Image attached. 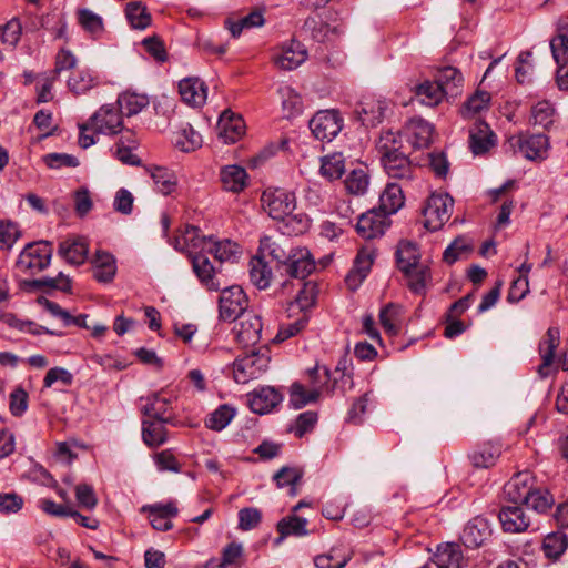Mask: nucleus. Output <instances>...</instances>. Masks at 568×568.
I'll list each match as a JSON object with an SVG mask.
<instances>
[{
	"label": "nucleus",
	"instance_id": "nucleus-28",
	"mask_svg": "<svg viewBox=\"0 0 568 568\" xmlns=\"http://www.w3.org/2000/svg\"><path fill=\"white\" fill-rule=\"evenodd\" d=\"M306 527L307 519L296 516L295 514L282 518L276 526L280 536L275 540V544H281L288 536L303 537L308 535L310 532Z\"/></svg>",
	"mask_w": 568,
	"mask_h": 568
},
{
	"label": "nucleus",
	"instance_id": "nucleus-12",
	"mask_svg": "<svg viewBox=\"0 0 568 568\" xmlns=\"http://www.w3.org/2000/svg\"><path fill=\"white\" fill-rule=\"evenodd\" d=\"M91 126L97 133L116 134L123 126L122 113L116 105H102L91 118Z\"/></svg>",
	"mask_w": 568,
	"mask_h": 568
},
{
	"label": "nucleus",
	"instance_id": "nucleus-22",
	"mask_svg": "<svg viewBox=\"0 0 568 568\" xmlns=\"http://www.w3.org/2000/svg\"><path fill=\"white\" fill-rule=\"evenodd\" d=\"M434 81L438 87H440V90H443L446 99L456 98L462 93L464 77L462 72L455 67L447 65L440 68L437 71Z\"/></svg>",
	"mask_w": 568,
	"mask_h": 568
},
{
	"label": "nucleus",
	"instance_id": "nucleus-7",
	"mask_svg": "<svg viewBox=\"0 0 568 568\" xmlns=\"http://www.w3.org/2000/svg\"><path fill=\"white\" fill-rule=\"evenodd\" d=\"M261 202L263 210L277 221H284L296 206L294 193L284 189L265 190Z\"/></svg>",
	"mask_w": 568,
	"mask_h": 568
},
{
	"label": "nucleus",
	"instance_id": "nucleus-62",
	"mask_svg": "<svg viewBox=\"0 0 568 568\" xmlns=\"http://www.w3.org/2000/svg\"><path fill=\"white\" fill-rule=\"evenodd\" d=\"M211 240L202 236L201 230L193 225H187L183 232V243L193 248L201 247L202 251H206Z\"/></svg>",
	"mask_w": 568,
	"mask_h": 568
},
{
	"label": "nucleus",
	"instance_id": "nucleus-46",
	"mask_svg": "<svg viewBox=\"0 0 568 568\" xmlns=\"http://www.w3.org/2000/svg\"><path fill=\"white\" fill-rule=\"evenodd\" d=\"M373 257L374 253L366 248H363L357 253L354 267L346 277L349 285L353 278L358 277V281L362 282L367 276L373 264Z\"/></svg>",
	"mask_w": 568,
	"mask_h": 568
},
{
	"label": "nucleus",
	"instance_id": "nucleus-13",
	"mask_svg": "<svg viewBox=\"0 0 568 568\" xmlns=\"http://www.w3.org/2000/svg\"><path fill=\"white\" fill-rule=\"evenodd\" d=\"M315 270V261L306 247L290 250V256L282 272L293 278L305 280Z\"/></svg>",
	"mask_w": 568,
	"mask_h": 568
},
{
	"label": "nucleus",
	"instance_id": "nucleus-43",
	"mask_svg": "<svg viewBox=\"0 0 568 568\" xmlns=\"http://www.w3.org/2000/svg\"><path fill=\"white\" fill-rule=\"evenodd\" d=\"M206 251L220 262H234L241 254L240 246L230 240L211 241Z\"/></svg>",
	"mask_w": 568,
	"mask_h": 568
},
{
	"label": "nucleus",
	"instance_id": "nucleus-64",
	"mask_svg": "<svg viewBox=\"0 0 568 568\" xmlns=\"http://www.w3.org/2000/svg\"><path fill=\"white\" fill-rule=\"evenodd\" d=\"M349 560V555L336 556L334 551H331L316 556L314 564L317 568H344Z\"/></svg>",
	"mask_w": 568,
	"mask_h": 568
},
{
	"label": "nucleus",
	"instance_id": "nucleus-60",
	"mask_svg": "<svg viewBox=\"0 0 568 568\" xmlns=\"http://www.w3.org/2000/svg\"><path fill=\"white\" fill-rule=\"evenodd\" d=\"M45 165L50 169L75 168L79 165V160L67 153H48L42 158Z\"/></svg>",
	"mask_w": 568,
	"mask_h": 568
},
{
	"label": "nucleus",
	"instance_id": "nucleus-18",
	"mask_svg": "<svg viewBox=\"0 0 568 568\" xmlns=\"http://www.w3.org/2000/svg\"><path fill=\"white\" fill-rule=\"evenodd\" d=\"M405 136L414 149L428 148L433 140L434 126L422 118H413L405 125Z\"/></svg>",
	"mask_w": 568,
	"mask_h": 568
},
{
	"label": "nucleus",
	"instance_id": "nucleus-47",
	"mask_svg": "<svg viewBox=\"0 0 568 568\" xmlns=\"http://www.w3.org/2000/svg\"><path fill=\"white\" fill-rule=\"evenodd\" d=\"M235 416V409L226 404L217 407L205 420L207 428L220 432L224 429Z\"/></svg>",
	"mask_w": 568,
	"mask_h": 568
},
{
	"label": "nucleus",
	"instance_id": "nucleus-51",
	"mask_svg": "<svg viewBox=\"0 0 568 568\" xmlns=\"http://www.w3.org/2000/svg\"><path fill=\"white\" fill-rule=\"evenodd\" d=\"M400 315V307L394 303H388L379 312V322L389 335H397L399 327L396 322Z\"/></svg>",
	"mask_w": 568,
	"mask_h": 568
},
{
	"label": "nucleus",
	"instance_id": "nucleus-21",
	"mask_svg": "<svg viewBox=\"0 0 568 568\" xmlns=\"http://www.w3.org/2000/svg\"><path fill=\"white\" fill-rule=\"evenodd\" d=\"M307 59V51L298 41L291 40L282 47L278 54L274 55V63L283 70H294Z\"/></svg>",
	"mask_w": 568,
	"mask_h": 568
},
{
	"label": "nucleus",
	"instance_id": "nucleus-31",
	"mask_svg": "<svg viewBox=\"0 0 568 568\" xmlns=\"http://www.w3.org/2000/svg\"><path fill=\"white\" fill-rule=\"evenodd\" d=\"M221 136L227 143L236 142L244 134V122L241 116H235L231 111L225 110L219 121Z\"/></svg>",
	"mask_w": 568,
	"mask_h": 568
},
{
	"label": "nucleus",
	"instance_id": "nucleus-42",
	"mask_svg": "<svg viewBox=\"0 0 568 568\" xmlns=\"http://www.w3.org/2000/svg\"><path fill=\"white\" fill-rule=\"evenodd\" d=\"M272 272L267 263L261 256H255L250 262L251 282L260 290L268 287Z\"/></svg>",
	"mask_w": 568,
	"mask_h": 568
},
{
	"label": "nucleus",
	"instance_id": "nucleus-37",
	"mask_svg": "<svg viewBox=\"0 0 568 568\" xmlns=\"http://www.w3.org/2000/svg\"><path fill=\"white\" fill-rule=\"evenodd\" d=\"M419 260L420 255L416 244L408 241H403L398 244L396 251V262L398 268L402 272L408 271L412 267L420 265Z\"/></svg>",
	"mask_w": 568,
	"mask_h": 568
},
{
	"label": "nucleus",
	"instance_id": "nucleus-26",
	"mask_svg": "<svg viewBox=\"0 0 568 568\" xmlns=\"http://www.w3.org/2000/svg\"><path fill=\"white\" fill-rule=\"evenodd\" d=\"M192 267L201 283L210 291H219L220 283L215 278V270L209 257L203 253L192 255Z\"/></svg>",
	"mask_w": 568,
	"mask_h": 568
},
{
	"label": "nucleus",
	"instance_id": "nucleus-54",
	"mask_svg": "<svg viewBox=\"0 0 568 568\" xmlns=\"http://www.w3.org/2000/svg\"><path fill=\"white\" fill-rule=\"evenodd\" d=\"M320 394L316 389L307 390L302 384L295 383L291 389V404L294 408L300 409L310 403H314L318 399Z\"/></svg>",
	"mask_w": 568,
	"mask_h": 568
},
{
	"label": "nucleus",
	"instance_id": "nucleus-57",
	"mask_svg": "<svg viewBox=\"0 0 568 568\" xmlns=\"http://www.w3.org/2000/svg\"><path fill=\"white\" fill-rule=\"evenodd\" d=\"M78 19L82 28L93 36H99L103 31L102 18L89 9L79 10Z\"/></svg>",
	"mask_w": 568,
	"mask_h": 568
},
{
	"label": "nucleus",
	"instance_id": "nucleus-16",
	"mask_svg": "<svg viewBox=\"0 0 568 568\" xmlns=\"http://www.w3.org/2000/svg\"><path fill=\"white\" fill-rule=\"evenodd\" d=\"M89 242L84 236L70 235L59 243L58 255L70 265H82L88 257Z\"/></svg>",
	"mask_w": 568,
	"mask_h": 568
},
{
	"label": "nucleus",
	"instance_id": "nucleus-10",
	"mask_svg": "<svg viewBox=\"0 0 568 568\" xmlns=\"http://www.w3.org/2000/svg\"><path fill=\"white\" fill-rule=\"evenodd\" d=\"M233 332L235 338L243 347H255L261 339L263 324L261 317L252 312L240 316Z\"/></svg>",
	"mask_w": 568,
	"mask_h": 568
},
{
	"label": "nucleus",
	"instance_id": "nucleus-36",
	"mask_svg": "<svg viewBox=\"0 0 568 568\" xmlns=\"http://www.w3.org/2000/svg\"><path fill=\"white\" fill-rule=\"evenodd\" d=\"M414 92L418 101L427 106H436L446 98L440 87L435 81L429 80L416 85Z\"/></svg>",
	"mask_w": 568,
	"mask_h": 568
},
{
	"label": "nucleus",
	"instance_id": "nucleus-38",
	"mask_svg": "<svg viewBox=\"0 0 568 568\" xmlns=\"http://www.w3.org/2000/svg\"><path fill=\"white\" fill-rule=\"evenodd\" d=\"M148 171L158 192L169 195L175 190L176 178L172 171L162 166H150Z\"/></svg>",
	"mask_w": 568,
	"mask_h": 568
},
{
	"label": "nucleus",
	"instance_id": "nucleus-3",
	"mask_svg": "<svg viewBox=\"0 0 568 568\" xmlns=\"http://www.w3.org/2000/svg\"><path fill=\"white\" fill-rule=\"evenodd\" d=\"M271 361L267 346L253 347L248 353L239 356L233 363V377L239 384L258 378L268 368Z\"/></svg>",
	"mask_w": 568,
	"mask_h": 568
},
{
	"label": "nucleus",
	"instance_id": "nucleus-2",
	"mask_svg": "<svg viewBox=\"0 0 568 568\" xmlns=\"http://www.w3.org/2000/svg\"><path fill=\"white\" fill-rule=\"evenodd\" d=\"M403 149L402 133L390 130L383 132L376 144V150L387 175L392 179L409 181L417 168L412 164Z\"/></svg>",
	"mask_w": 568,
	"mask_h": 568
},
{
	"label": "nucleus",
	"instance_id": "nucleus-20",
	"mask_svg": "<svg viewBox=\"0 0 568 568\" xmlns=\"http://www.w3.org/2000/svg\"><path fill=\"white\" fill-rule=\"evenodd\" d=\"M496 144V135L484 121H476L469 130V149L474 155L487 153Z\"/></svg>",
	"mask_w": 568,
	"mask_h": 568
},
{
	"label": "nucleus",
	"instance_id": "nucleus-6",
	"mask_svg": "<svg viewBox=\"0 0 568 568\" xmlns=\"http://www.w3.org/2000/svg\"><path fill=\"white\" fill-rule=\"evenodd\" d=\"M310 130L320 141H332L344 126V118L335 109L317 111L308 122Z\"/></svg>",
	"mask_w": 568,
	"mask_h": 568
},
{
	"label": "nucleus",
	"instance_id": "nucleus-41",
	"mask_svg": "<svg viewBox=\"0 0 568 568\" xmlns=\"http://www.w3.org/2000/svg\"><path fill=\"white\" fill-rule=\"evenodd\" d=\"M258 253L263 258L271 257L273 261L277 262L281 270L290 256V251L286 252L284 247L274 241L271 236H264L261 239Z\"/></svg>",
	"mask_w": 568,
	"mask_h": 568
},
{
	"label": "nucleus",
	"instance_id": "nucleus-27",
	"mask_svg": "<svg viewBox=\"0 0 568 568\" xmlns=\"http://www.w3.org/2000/svg\"><path fill=\"white\" fill-rule=\"evenodd\" d=\"M247 178L248 175L246 170L236 164L225 165L220 172V180L223 189L233 193H240L245 189Z\"/></svg>",
	"mask_w": 568,
	"mask_h": 568
},
{
	"label": "nucleus",
	"instance_id": "nucleus-61",
	"mask_svg": "<svg viewBox=\"0 0 568 568\" xmlns=\"http://www.w3.org/2000/svg\"><path fill=\"white\" fill-rule=\"evenodd\" d=\"M28 393L22 387H17L10 394L9 409L13 416L20 417L28 409Z\"/></svg>",
	"mask_w": 568,
	"mask_h": 568
},
{
	"label": "nucleus",
	"instance_id": "nucleus-35",
	"mask_svg": "<svg viewBox=\"0 0 568 568\" xmlns=\"http://www.w3.org/2000/svg\"><path fill=\"white\" fill-rule=\"evenodd\" d=\"M67 84L74 94H84L98 84V77L89 69H79L71 74Z\"/></svg>",
	"mask_w": 568,
	"mask_h": 568
},
{
	"label": "nucleus",
	"instance_id": "nucleus-56",
	"mask_svg": "<svg viewBox=\"0 0 568 568\" xmlns=\"http://www.w3.org/2000/svg\"><path fill=\"white\" fill-rule=\"evenodd\" d=\"M369 178L367 173L362 170H353L345 180L346 190L355 195L364 194L367 190Z\"/></svg>",
	"mask_w": 568,
	"mask_h": 568
},
{
	"label": "nucleus",
	"instance_id": "nucleus-15",
	"mask_svg": "<svg viewBox=\"0 0 568 568\" xmlns=\"http://www.w3.org/2000/svg\"><path fill=\"white\" fill-rule=\"evenodd\" d=\"M489 521L483 516L470 519L460 534V540L467 548H479L491 537Z\"/></svg>",
	"mask_w": 568,
	"mask_h": 568
},
{
	"label": "nucleus",
	"instance_id": "nucleus-14",
	"mask_svg": "<svg viewBox=\"0 0 568 568\" xmlns=\"http://www.w3.org/2000/svg\"><path fill=\"white\" fill-rule=\"evenodd\" d=\"M141 400H145V404L141 408V412L144 416L173 424L174 414L172 407V396H166L164 392H160L146 397H142Z\"/></svg>",
	"mask_w": 568,
	"mask_h": 568
},
{
	"label": "nucleus",
	"instance_id": "nucleus-49",
	"mask_svg": "<svg viewBox=\"0 0 568 568\" xmlns=\"http://www.w3.org/2000/svg\"><path fill=\"white\" fill-rule=\"evenodd\" d=\"M125 13L130 24L134 29H145L151 23V16L141 2H129Z\"/></svg>",
	"mask_w": 568,
	"mask_h": 568
},
{
	"label": "nucleus",
	"instance_id": "nucleus-40",
	"mask_svg": "<svg viewBox=\"0 0 568 568\" xmlns=\"http://www.w3.org/2000/svg\"><path fill=\"white\" fill-rule=\"evenodd\" d=\"M355 113L363 125L375 126L384 115V108L379 102L363 101L356 108Z\"/></svg>",
	"mask_w": 568,
	"mask_h": 568
},
{
	"label": "nucleus",
	"instance_id": "nucleus-32",
	"mask_svg": "<svg viewBox=\"0 0 568 568\" xmlns=\"http://www.w3.org/2000/svg\"><path fill=\"white\" fill-rule=\"evenodd\" d=\"M22 26L19 19L12 18L6 24L0 26V61H3V51H13L20 41Z\"/></svg>",
	"mask_w": 568,
	"mask_h": 568
},
{
	"label": "nucleus",
	"instance_id": "nucleus-55",
	"mask_svg": "<svg viewBox=\"0 0 568 568\" xmlns=\"http://www.w3.org/2000/svg\"><path fill=\"white\" fill-rule=\"evenodd\" d=\"M317 420L318 415L316 412L307 410L301 413L296 417L294 425L290 427V430L293 432L297 438H302L305 434L313 430L317 424Z\"/></svg>",
	"mask_w": 568,
	"mask_h": 568
},
{
	"label": "nucleus",
	"instance_id": "nucleus-30",
	"mask_svg": "<svg viewBox=\"0 0 568 568\" xmlns=\"http://www.w3.org/2000/svg\"><path fill=\"white\" fill-rule=\"evenodd\" d=\"M166 422L158 419H143L142 420V439L149 447H159L168 439V430L165 428Z\"/></svg>",
	"mask_w": 568,
	"mask_h": 568
},
{
	"label": "nucleus",
	"instance_id": "nucleus-23",
	"mask_svg": "<svg viewBox=\"0 0 568 568\" xmlns=\"http://www.w3.org/2000/svg\"><path fill=\"white\" fill-rule=\"evenodd\" d=\"M503 445L499 440H488L478 445L468 458L475 468H489L501 455Z\"/></svg>",
	"mask_w": 568,
	"mask_h": 568
},
{
	"label": "nucleus",
	"instance_id": "nucleus-25",
	"mask_svg": "<svg viewBox=\"0 0 568 568\" xmlns=\"http://www.w3.org/2000/svg\"><path fill=\"white\" fill-rule=\"evenodd\" d=\"M179 92L182 100L193 106L202 105L206 100V87L197 78H186L180 81Z\"/></svg>",
	"mask_w": 568,
	"mask_h": 568
},
{
	"label": "nucleus",
	"instance_id": "nucleus-39",
	"mask_svg": "<svg viewBox=\"0 0 568 568\" xmlns=\"http://www.w3.org/2000/svg\"><path fill=\"white\" fill-rule=\"evenodd\" d=\"M408 288L415 294H425L427 282L430 280V270L426 265H418L403 272Z\"/></svg>",
	"mask_w": 568,
	"mask_h": 568
},
{
	"label": "nucleus",
	"instance_id": "nucleus-45",
	"mask_svg": "<svg viewBox=\"0 0 568 568\" xmlns=\"http://www.w3.org/2000/svg\"><path fill=\"white\" fill-rule=\"evenodd\" d=\"M345 172V160L342 153H334L322 159L321 173L328 180H337Z\"/></svg>",
	"mask_w": 568,
	"mask_h": 568
},
{
	"label": "nucleus",
	"instance_id": "nucleus-34",
	"mask_svg": "<svg viewBox=\"0 0 568 568\" xmlns=\"http://www.w3.org/2000/svg\"><path fill=\"white\" fill-rule=\"evenodd\" d=\"M404 205L402 187L395 183H388L379 197L378 210L389 215L396 213Z\"/></svg>",
	"mask_w": 568,
	"mask_h": 568
},
{
	"label": "nucleus",
	"instance_id": "nucleus-4",
	"mask_svg": "<svg viewBox=\"0 0 568 568\" xmlns=\"http://www.w3.org/2000/svg\"><path fill=\"white\" fill-rule=\"evenodd\" d=\"M52 253V244L48 241L29 243L19 254L16 267L20 273L34 275L50 265Z\"/></svg>",
	"mask_w": 568,
	"mask_h": 568
},
{
	"label": "nucleus",
	"instance_id": "nucleus-19",
	"mask_svg": "<svg viewBox=\"0 0 568 568\" xmlns=\"http://www.w3.org/2000/svg\"><path fill=\"white\" fill-rule=\"evenodd\" d=\"M519 505L504 506L498 514L501 527L506 532L519 534L526 531L530 526L529 516Z\"/></svg>",
	"mask_w": 568,
	"mask_h": 568
},
{
	"label": "nucleus",
	"instance_id": "nucleus-9",
	"mask_svg": "<svg viewBox=\"0 0 568 568\" xmlns=\"http://www.w3.org/2000/svg\"><path fill=\"white\" fill-rule=\"evenodd\" d=\"M509 144L528 160H544L549 149V140L545 134L520 133L509 139Z\"/></svg>",
	"mask_w": 568,
	"mask_h": 568
},
{
	"label": "nucleus",
	"instance_id": "nucleus-11",
	"mask_svg": "<svg viewBox=\"0 0 568 568\" xmlns=\"http://www.w3.org/2000/svg\"><path fill=\"white\" fill-rule=\"evenodd\" d=\"M389 225L390 219L378 209H373L359 215L356 232L365 240H373L382 236Z\"/></svg>",
	"mask_w": 568,
	"mask_h": 568
},
{
	"label": "nucleus",
	"instance_id": "nucleus-58",
	"mask_svg": "<svg viewBox=\"0 0 568 568\" xmlns=\"http://www.w3.org/2000/svg\"><path fill=\"white\" fill-rule=\"evenodd\" d=\"M302 474L298 469L292 467H283L274 474L273 479L277 487L282 488L291 486L292 495H295V484L301 479Z\"/></svg>",
	"mask_w": 568,
	"mask_h": 568
},
{
	"label": "nucleus",
	"instance_id": "nucleus-50",
	"mask_svg": "<svg viewBox=\"0 0 568 568\" xmlns=\"http://www.w3.org/2000/svg\"><path fill=\"white\" fill-rule=\"evenodd\" d=\"M568 547V538L561 532H552L546 536L544 540V551L548 558H558Z\"/></svg>",
	"mask_w": 568,
	"mask_h": 568
},
{
	"label": "nucleus",
	"instance_id": "nucleus-63",
	"mask_svg": "<svg viewBox=\"0 0 568 568\" xmlns=\"http://www.w3.org/2000/svg\"><path fill=\"white\" fill-rule=\"evenodd\" d=\"M306 26L311 27V36L317 42L331 41L337 33V28H331L326 22H316L315 20L306 21Z\"/></svg>",
	"mask_w": 568,
	"mask_h": 568
},
{
	"label": "nucleus",
	"instance_id": "nucleus-52",
	"mask_svg": "<svg viewBox=\"0 0 568 568\" xmlns=\"http://www.w3.org/2000/svg\"><path fill=\"white\" fill-rule=\"evenodd\" d=\"M555 109L548 101H540L531 109V123L549 129L554 122Z\"/></svg>",
	"mask_w": 568,
	"mask_h": 568
},
{
	"label": "nucleus",
	"instance_id": "nucleus-59",
	"mask_svg": "<svg viewBox=\"0 0 568 568\" xmlns=\"http://www.w3.org/2000/svg\"><path fill=\"white\" fill-rule=\"evenodd\" d=\"M311 387L316 389L318 394L324 388L328 387V383L331 379V372L326 366L315 365L313 368L307 372Z\"/></svg>",
	"mask_w": 568,
	"mask_h": 568
},
{
	"label": "nucleus",
	"instance_id": "nucleus-17",
	"mask_svg": "<svg viewBox=\"0 0 568 568\" xmlns=\"http://www.w3.org/2000/svg\"><path fill=\"white\" fill-rule=\"evenodd\" d=\"M252 412L264 415L272 412L283 400V395L272 386H262L247 394Z\"/></svg>",
	"mask_w": 568,
	"mask_h": 568
},
{
	"label": "nucleus",
	"instance_id": "nucleus-29",
	"mask_svg": "<svg viewBox=\"0 0 568 568\" xmlns=\"http://www.w3.org/2000/svg\"><path fill=\"white\" fill-rule=\"evenodd\" d=\"M559 344V329L556 327L548 328L545 338L539 344V352L542 358L538 372L542 377L548 376V368L552 364L555 351Z\"/></svg>",
	"mask_w": 568,
	"mask_h": 568
},
{
	"label": "nucleus",
	"instance_id": "nucleus-5",
	"mask_svg": "<svg viewBox=\"0 0 568 568\" xmlns=\"http://www.w3.org/2000/svg\"><path fill=\"white\" fill-rule=\"evenodd\" d=\"M454 206L453 197L447 193H433L423 209L424 225L435 232L450 219Z\"/></svg>",
	"mask_w": 568,
	"mask_h": 568
},
{
	"label": "nucleus",
	"instance_id": "nucleus-48",
	"mask_svg": "<svg viewBox=\"0 0 568 568\" xmlns=\"http://www.w3.org/2000/svg\"><path fill=\"white\" fill-rule=\"evenodd\" d=\"M202 142L201 134L190 124L182 128L175 139V145L184 152H191L201 148Z\"/></svg>",
	"mask_w": 568,
	"mask_h": 568
},
{
	"label": "nucleus",
	"instance_id": "nucleus-33",
	"mask_svg": "<svg viewBox=\"0 0 568 568\" xmlns=\"http://www.w3.org/2000/svg\"><path fill=\"white\" fill-rule=\"evenodd\" d=\"M93 277L100 283L111 282L116 273V265L113 255L106 252L97 251L93 261Z\"/></svg>",
	"mask_w": 568,
	"mask_h": 568
},
{
	"label": "nucleus",
	"instance_id": "nucleus-8",
	"mask_svg": "<svg viewBox=\"0 0 568 568\" xmlns=\"http://www.w3.org/2000/svg\"><path fill=\"white\" fill-rule=\"evenodd\" d=\"M248 298L241 286L233 285L222 290L219 311L223 321H236L240 316L246 314Z\"/></svg>",
	"mask_w": 568,
	"mask_h": 568
},
{
	"label": "nucleus",
	"instance_id": "nucleus-44",
	"mask_svg": "<svg viewBox=\"0 0 568 568\" xmlns=\"http://www.w3.org/2000/svg\"><path fill=\"white\" fill-rule=\"evenodd\" d=\"M119 110L126 116H132L141 112L148 104L146 95L125 92L118 98Z\"/></svg>",
	"mask_w": 568,
	"mask_h": 568
},
{
	"label": "nucleus",
	"instance_id": "nucleus-24",
	"mask_svg": "<svg viewBox=\"0 0 568 568\" xmlns=\"http://www.w3.org/2000/svg\"><path fill=\"white\" fill-rule=\"evenodd\" d=\"M433 562L437 568H463L466 565L460 545L447 542L439 545Z\"/></svg>",
	"mask_w": 568,
	"mask_h": 568
},
{
	"label": "nucleus",
	"instance_id": "nucleus-53",
	"mask_svg": "<svg viewBox=\"0 0 568 568\" xmlns=\"http://www.w3.org/2000/svg\"><path fill=\"white\" fill-rule=\"evenodd\" d=\"M490 102V94L486 91H476L462 108V115L464 118L473 116L484 109H487Z\"/></svg>",
	"mask_w": 568,
	"mask_h": 568
},
{
	"label": "nucleus",
	"instance_id": "nucleus-1",
	"mask_svg": "<svg viewBox=\"0 0 568 568\" xmlns=\"http://www.w3.org/2000/svg\"><path fill=\"white\" fill-rule=\"evenodd\" d=\"M505 499L513 504H523L537 513L550 509L555 499L547 489L536 486V478L530 471L515 474L504 486Z\"/></svg>",
	"mask_w": 568,
	"mask_h": 568
}]
</instances>
